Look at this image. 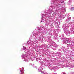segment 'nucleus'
I'll return each mask as SVG.
<instances>
[{
	"label": "nucleus",
	"instance_id": "f257e3e1",
	"mask_svg": "<svg viewBox=\"0 0 74 74\" xmlns=\"http://www.w3.org/2000/svg\"><path fill=\"white\" fill-rule=\"evenodd\" d=\"M72 11H74V7L71 8Z\"/></svg>",
	"mask_w": 74,
	"mask_h": 74
},
{
	"label": "nucleus",
	"instance_id": "f03ea898",
	"mask_svg": "<svg viewBox=\"0 0 74 74\" xmlns=\"http://www.w3.org/2000/svg\"><path fill=\"white\" fill-rule=\"evenodd\" d=\"M21 74H25V73H24V72H23V71H22L21 72Z\"/></svg>",
	"mask_w": 74,
	"mask_h": 74
},
{
	"label": "nucleus",
	"instance_id": "7ed1b4c3",
	"mask_svg": "<svg viewBox=\"0 0 74 74\" xmlns=\"http://www.w3.org/2000/svg\"><path fill=\"white\" fill-rule=\"evenodd\" d=\"M62 3H64V2H62Z\"/></svg>",
	"mask_w": 74,
	"mask_h": 74
}]
</instances>
